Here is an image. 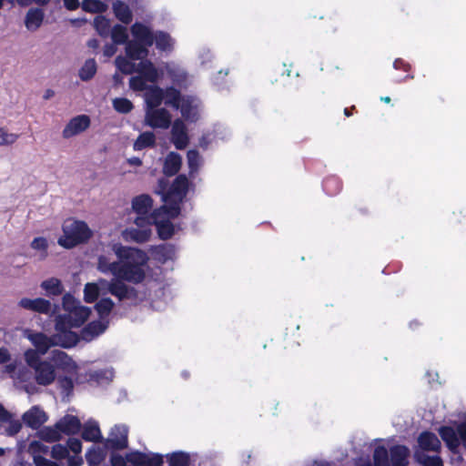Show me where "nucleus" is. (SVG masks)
Wrapping results in <instances>:
<instances>
[{"mask_svg": "<svg viewBox=\"0 0 466 466\" xmlns=\"http://www.w3.org/2000/svg\"><path fill=\"white\" fill-rule=\"evenodd\" d=\"M137 72L152 84L157 83L164 76L163 70L157 67L149 59H144L137 64Z\"/></svg>", "mask_w": 466, "mask_h": 466, "instance_id": "obj_17", "label": "nucleus"}, {"mask_svg": "<svg viewBox=\"0 0 466 466\" xmlns=\"http://www.w3.org/2000/svg\"><path fill=\"white\" fill-rule=\"evenodd\" d=\"M187 166L189 169V176L193 177L196 172H198L199 166H200V160L201 157L198 149H189L187 152Z\"/></svg>", "mask_w": 466, "mask_h": 466, "instance_id": "obj_52", "label": "nucleus"}, {"mask_svg": "<svg viewBox=\"0 0 466 466\" xmlns=\"http://www.w3.org/2000/svg\"><path fill=\"white\" fill-rule=\"evenodd\" d=\"M129 235L133 241L142 244L149 240L152 235V230L150 228H131L129 230Z\"/></svg>", "mask_w": 466, "mask_h": 466, "instance_id": "obj_53", "label": "nucleus"}, {"mask_svg": "<svg viewBox=\"0 0 466 466\" xmlns=\"http://www.w3.org/2000/svg\"><path fill=\"white\" fill-rule=\"evenodd\" d=\"M134 41L140 42L147 46H153L154 30L149 25L142 22H135L130 28Z\"/></svg>", "mask_w": 466, "mask_h": 466, "instance_id": "obj_19", "label": "nucleus"}, {"mask_svg": "<svg viewBox=\"0 0 466 466\" xmlns=\"http://www.w3.org/2000/svg\"><path fill=\"white\" fill-rule=\"evenodd\" d=\"M112 42L116 45H126L128 42L127 29L124 25H115L109 33Z\"/></svg>", "mask_w": 466, "mask_h": 466, "instance_id": "obj_47", "label": "nucleus"}, {"mask_svg": "<svg viewBox=\"0 0 466 466\" xmlns=\"http://www.w3.org/2000/svg\"><path fill=\"white\" fill-rule=\"evenodd\" d=\"M156 136L153 131H144L139 134L133 144L135 151H141L146 148H153L156 147Z\"/></svg>", "mask_w": 466, "mask_h": 466, "instance_id": "obj_37", "label": "nucleus"}, {"mask_svg": "<svg viewBox=\"0 0 466 466\" xmlns=\"http://www.w3.org/2000/svg\"><path fill=\"white\" fill-rule=\"evenodd\" d=\"M129 464L139 466H163L164 455L157 452L146 453L140 451H132L129 452Z\"/></svg>", "mask_w": 466, "mask_h": 466, "instance_id": "obj_10", "label": "nucleus"}, {"mask_svg": "<svg viewBox=\"0 0 466 466\" xmlns=\"http://www.w3.org/2000/svg\"><path fill=\"white\" fill-rule=\"evenodd\" d=\"M90 307L81 305L78 309L70 313L77 328H81L91 316Z\"/></svg>", "mask_w": 466, "mask_h": 466, "instance_id": "obj_50", "label": "nucleus"}, {"mask_svg": "<svg viewBox=\"0 0 466 466\" xmlns=\"http://www.w3.org/2000/svg\"><path fill=\"white\" fill-rule=\"evenodd\" d=\"M322 187L327 195L334 196L341 190L342 184L338 177L330 176L323 180Z\"/></svg>", "mask_w": 466, "mask_h": 466, "instance_id": "obj_48", "label": "nucleus"}, {"mask_svg": "<svg viewBox=\"0 0 466 466\" xmlns=\"http://www.w3.org/2000/svg\"><path fill=\"white\" fill-rule=\"evenodd\" d=\"M81 437L85 441L101 442L104 441L99 424L93 419L87 420L82 424Z\"/></svg>", "mask_w": 466, "mask_h": 466, "instance_id": "obj_22", "label": "nucleus"}, {"mask_svg": "<svg viewBox=\"0 0 466 466\" xmlns=\"http://www.w3.org/2000/svg\"><path fill=\"white\" fill-rule=\"evenodd\" d=\"M62 229L64 234L58 238L57 243L66 249L86 244L93 236L87 223L83 220H75L70 225H64Z\"/></svg>", "mask_w": 466, "mask_h": 466, "instance_id": "obj_4", "label": "nucleus"}, {"mask_svg": "<svg viewBox=\"0 0 466 466\" xmlns=\"http://www.w3.org/2000/svg\"><path fill=\"white\" fill-rule=\"evenodd\" d=\"M166 71L174 85L179 88L187 87V72L185 69L174 63H167L166 65Z\"/></svg>", "mask_w": 466, "mask_h": 466, "instance_id": "obj_31", "label": "nucleus"}, {"mask_svg": "<svg viewBox=\"0 0 466 466\" xmlns=\"http://www.w3.org/2000/svg\"><path fill=\"white\" fill-rule=\"evenodd\" d=\"M33 370L35 372V380L40 386L46 387L51 385L57 376L55 366L48 360H44Z\"/></svg>", "mask_w": 466, "mask_h": 466, "instance_id": "obj_13", "label": "nucleus"}, {"mask_svg": "<svg viewBox=\"0 0 466 466\" xmlns=\"http://www.w3.org/2000/svg\"><path fill=\"white\" fill-rule=\"evenodd\" d=\"M40 287L45 290V295L47 297L59 296L64 292L62 281L54 277L42 281Z\"/></svg>", "mask_w": 466, "mask_h": 466, "instance_id": "obj_39", "label": "nucleus"}, {"mask_svg": "<svg viewBox=\"0 0 466 466\" xmlns=\"http://www.w3.org/2000/svg\"><path fill=\"white\" fill-rule=\"evenodd\" d=\"M167 201H163L165 204L158 208V211H163L165 214V219H176L181 215L182 211V203H178L173 199H166Z\"/></svg>", "mask_w": 466, "mask_h": 466, "instance_id": "obj_38", "label": "nucleus"}, {"mask_svg": "<svg viewBox=\"0 0 466 466\" xmlns=\"http://www.w3.org/2000/svg\"><path fill=\"white\" fill-rule=\"evenodd\" d=\"M153 45L161 52L171 53L174 50L175 39L169 33L162 30H156L153 34Z\"/></svg>", "mask_w": 466, "mask_h": 466, "instance_id": "obj_26", "label": "nucleus"}, {"mask_svg": "<svg viewBox=\"0 0 466 466\" xmlns=\"http://www.w3.org/2000/svg\"><path fill=\"white\" fill-rule=\"evenodd\" d=\"M97 66L96 60L94 58H88L80 67L78 76L82 81L87 82L95 76Z\"/></svg>", "mask_w": 466, "mask_h": 466, "instance_id": "obj_46", "label": "nucleus"}, {"mask_svg": "<svg viewBox=\"0 0 466 466\" xmlns=\"http://www.w3.org/2000/svg\"><path fill=\"white\" fill-rule=\"evenodd\" d=\"M108 320H101L99 319L88 322L80 330L82 340L90 342L106 331L108 327Z\"/></svg>", "mask_w": 466, "mask_h": 466, "instance_id": "obj_16", "label": "nucleus"}, {"mask_svg": "<svg viewBox=\"0 0 466 466\" xmlns=\"http://www.w3.org/2000/svg\"><path fill=\"white\" fill-rule=\"evenodd\" d=\"M153 198L148 194H141L132 199V209L137 215H147L153 207Z\"/></svg>", "mask_w": 466, "mask_h": 466, "instance_id": "obj_33", "label": "nucleus"}, {"mask_svg": "<svg viewBox=\"0 0 466 466\" xmlns=\"http://www.w3.org/2000/svg\"><path fill=\"white\" fill-rule=\"evenodd\" d=\"M164 100V88L153 84L145 91V102L147 108L158 107Z\"/></svg>", "mask_w": 466, "mask_h": 466, "instance_id": "obj_30", "label": "nucleus"}, {"mask_svg": "<svg viewBox=\"0 0 466 466\" xmlns=\"http://www.w3.org/2000/svg\"><path fill=\"white\" fill-rule=\"evenodd\" d=\"M48 420L46 412L38 405L32 406L23 413L22 422L28 428L37 431Z\"/></svg>", "mask_w": 466, "mask_h": 466, "instance_id": "obj_11", "label": "nucleus"}, {"mask_svg": "<svg viewBox=\"0 0 466 466\" xmlns=\"http://www.w3.org/2000/svg\"><path fill=\"white\" fill-rule=\"evenodd\" d=\"M147 262H142L139 261L127 271L129 272H137L138 278L137 277L134 280H129L125 277L124 273H121L117 277L115 278V284L113 286V292L112 296L116 297L119 301L123 300H136L138 299V291L136 288L133 286H130L127 283H132V284H140L142 283L146 279V271L145 267L147 266ZM136 278V276L134 277Z\"/></svg>", "mask_w": 466, "mask_h": 466, "instance_id": "obj_3", "label": "nucleus"}, {"mask_svg": "<svg viewBox=\"0 0 466 466\" xmlns=\"http://www.w3.org/2000/svg\"><path fill=\"white\" fill-rule=\"evenodd\" d=\"M28 339L35 348V350L42 354H46L48 350L56 346L54 334L48 336L44 332H35L28 336Z\"/></svg>", "mask_w": 466, "mask_h": 466, "instance_id": "obj_21", "label": "nucleus"}, {"mask_svg": "<svg viewBox=\"0 0 466 466\" xmlns=\"http://www.w3.org/2000/svg\"><path fill=\"white\" fill-rule=\"evenodd\" d=\"M49 359L52 365L55 366V370H61L68 374H76L78 366L66 352L61 350H53Z\"/></svg>", "mask_w": 466, "mask_h": 466, "instance_id": "obj_8", "label": "nucleus"}, {"mask_svg": "<svg viewBox=\"0 0 466 466\" xmlns=\"http://www.w3.org/2000/svg\"><path fill=\"white\" fill-rule=\"evenodd\" d=\"M410 451L406 445L396 444L390 448V466H408Z\"/></svg>", "mask_w": 466, "mask_h": 466, "instance_id": "obj_23", "label": "nucleus"}, {"mask_svg": "<svg viewBox=\"0 0 466 466\" xmlns=\"http://www.w3.org/2000/svg\"><path fill=\"white\" fill-rule=\"evenodd\" d=\"M91 125L88 115L82 114L72 117L62 131L64 138H70L86 131Z\"/></svg>", "mask_w": 466, "mask_h": 466, "instance_id": "obj_9", "label": "nucleus"}, {"mask_svg": "<svg viewBox=\"0 0 466 466\" xmlns=\"http://www.w3.org/2000/svg\"><path fill=\"white\" fill-rule=\"evenodd\" d=\"M112 250L116 254L117 259L110 262L109 258L105 255H99L97 258L96 268L103 274H112L113 278L124 273L129 280L138 278L137 272H129L127 269L139 261L147 262L148 256L146 251L137 247L123 246L121 243H115Z\"/></svg>", "mask_w": 466, "mask_h": 466, "instance_id": "obj_1", "label": "nucleus"}, {"mask_svg": "<svg viewBox=\"0 0 466 466\" xmlns=\"http://www.w3.org/2000/svg\"><path fill=\"white\" fill-rule=\"evenodd\" d=\"M142 75L131 76L129 79V86L134 91H146L149 85Z\"/></svg>", "mask_w": 466, "mask_h": 466, "instance_id": "obj_60", "label": "nucleus"}, {"mask_svg": "<svg viewBox=\"0 0 466 466\" xmlns=\"http://www.w3.org/2000/svg\"><path fill=\"white\" fill-rule=\"evenodd\" d=\"M186 95H183L179 88L169 86L164 88V103L167 106L177 109L178 104L183 100Z\"/></svg>", "mask_w": 466, "mask_h": 466, "instance_id": "obj_36", "label": "nucleus"}, {"mask_svg": "<svg viewBox=\"0 0 466 466\" xmlns=\"http://www.w3.org/2000/svg\"><path fill=\"white\" fill-rule=\"evenodd\" d=\"M81 306L80 301L70 292L66 293L62 298V308L67 313H71Z\"/></svg>", "mask_w": 466, "mask_h": 466, "instance_id": "obj_56", "label": "nucleus"}, {"mask_svg": "<svg viewBox=\"0 0 466 466\" xmlns=\"http://www.w3.org/2000/svg\"><path fill=\"white\" fill-rule=\"evenodd\" d=\"M43 354L34 349H28L25 351V361L28 367L34 370L36 366L42 363L45 360L41 359Z\"/></svg>", "mask_w": 466, "mask_h": 466, "instance_id": "obj_55", "label": "nucleus"}, {"mask_svg": "<svg viewBox=\"0 0 466 466\" xmlns=\"http://www.w3.org/2000/svg\"><path fill=\"white\" fill-rule=\"evenodd\" d=\"M100 293L97 290V287L93 282H88L84 288V300L86 303H94L97 300Z\"/></svg>", "mask_w": 466, "mask_h": 466, "instance_id": "obj_58", "label": "nucleus"}, {"mask_svg": "<svg viewBox=\"0 0 466 466\" xmlns=\"http://www.w3.org/2000/svg\"><path fill=\"white\" fill-rule=\"evenodd\" d=\"M172 123V116L165 107L147 108L145 116V125L154 129H167Z\"/></svg>", "mask_w": 466, "mask_h": 466, "instance_id": "obj_6", "label": "nucleus"}, {"mask_svg": "<svg viewBox=\"0 0 466 466\" xmlns=\"http://www.w3.org/2000/svg\"><path fill=\"white\" fill-rule=\"evenodd\" d=\"M128 447V427L116 424L110 431V437L104 441L103 447L91 446L86 453L89 466H97L106 458L107 451H122Z\"/></svg>", "mask_w": 466, "mask_h": 466, "instance_id": "obj_2", "label": "nucleus"}, {"mask_svg": "<svg viewBox=\"0 0 466 466\" xmlns=\"http://www.w3.org/2000/svg\"><path fill=\"white\" fill-rule=\"evenodd\" d=\"M182 166V157L179 153L171 151L165 157L162 172L167 177L176 176Z\"/></svg>", "mask_w": 466, "mask_h": 466, "instance_id": "obj_25", "label": "nucleus"}, {"mask_svg": "<svg viewBox=\"0 0 466 466\" xmlns=\"http://www.w3.org/2000/svg\"><path fill=\"white\" fill-rule=\"evenodd\" d=\"M170 183L168 179L166 177H159L157 179V187L154 190V193L161 197L162 201H167L166 195L167 194V190L170 187Z\"/></svg>", "mask_w": 466, "mask_h": 466, "instance_id": "obj_63", "label": "nucleus"}, {"mask_svg": "<svg viewBox=\"0 0 466 466\" xmlns=\"http://www.w3.org/2000/svg\"><path fill=\"white\" fill-rule=\"evenodd\" d=\"M95 286L97 287V290L100 295L111 294L113 292V286L115 284V278L111 280H106L105 279H98L96 282H93Z\"/></svg>", "mask_w": 466, "mask_h": 466, "instance_id": "obj_59", "label": "nucleus"}, {"mask_svg": "<svg viewBox=\"0 0 466 466\" xmlns=\"http://www.w3.org/2000/svg\"><path fill=\"white\" fill-rule=\"evenodd\" d=\"M39 439V441H32L29 444V451L32 455H40L41 453L46 454L49 451L48 446L45 445Z\"/></svg>", "mask_w": 466, "mask_h": 466, "instance_id": "obj_64", "label": "nucleus"}, {"mask_svg": "<svg viewBox=\"0 0 466 466\" xmlns=\"http://www.w3.org/2000/svg\"><path fill=\"white\" fill-rule=\"evenodd\" d=\"M94 27L100 36L107 37L111 31L110 20L106 18L105 15H97L94 19Z\"/></svg>", "mask_w": 466, "mask_h": 466, "instance_id": "obj_51", "label": "nucleus"}, {"mask_svg": "<svg viewBox=\"0 0 466 466\" xmlns=\"http://www.w3.org/2000/svg\"><path fill=\"white\" fill-rule=\"evenodd\" d=\"M117 451H110L109 462L111 466H127L129 463V452L126 453L125 456L116 452Z\"/></svg>", "mask_w": 466, "mask_h": 466, "instance_id": "obj_61", "label": "nucleus"}, {"mask_svg": "<svg viewBox=\"0 0 466 466\" xmlns=\"http://www.w3.org/2000/svg\"><path fill=\"white\" fill-rule=\"evenodd\" d=\"M191 187H193L194 184L188 179L187 175L178 174L171 183L166 198H170L183 204Z\"/></svg>", "mask_w": 466, "mask_h": 466, "instance_id": "obj_7", "label": "nucleus"}, {"mask_svg": "<svg viewBox=\"0 0 466 466\" xmlns=\"http://www.w3.org/2000/svg\"><path fill=\"white\" fill-rule=\"evenodd\" d=\"M177 110L180 112L182 118L187 122L196 123L199 119L197 98L194 96H185Z\"/></svg>", "mask_w": 466, "mask_h": 466, "instance_id": "obj_12", "label": "nucleus"}, {"mask_svg": "<svg viewBox=\"0 0 466 466\" xmlns=\"http://www.w3.org/2000/svg\"><path fill=\"white\" fill-rule=\"evenodd\" d=\"M373 463L377 466H390V451L383 445H379L373 451Z\"/></svg>", "mask_w": 466, "mask_h": 466, "instance_id": "obj_49", "label": "nucleus"}, {"mask_svg": "<svg viewBox=\"0 0 466 466\" xmlns=\"http://www.w3.org/2000/svg\"><path fill=\"white\" fill-rule=\"evenodd\" d=\"M17 305L24 309L39 314L48 315L51 312L50 300L40 297L35 299L22 298Z\"/></svg>", "mask_w": 466, "mask_h": 466, "instance_id": "obj_14", "label": "nucleus"}, {"mask_svg": "<svg viewBox=\"0 0 466 466\" xmlns=\"http://www.w3.org/2000/svg\"><path fill=\"white\" fill-rule=\"evenodd\" d=\"M56 429L61 435L74 436L80 432L82 423L77 416L66 414L56 421Z\"/></svg>", "mask_w": 466, "mask_h": 466, "instance_id": "obj_15", "label": "nucleus"}, {"mask_svg": "<svg viewBox=\"0 0 466 466\" xmlns=\"http://www.w3.org/2000/svg\"><path fill=\"white\" fill-rule=\"evenodd\" d=\"M68 448L61 443H56L52 447L50 455L56 461H61L68 457Z\"/></svg>", "mask_w": 466, "mask_h": 466, "instance_id": "obj_62", "label": "nucleus"}, {"mask_svg": "<svg viewBox=\"0 0 466 466\" xmlns=\"http://www.w3.org/2000/svg\"><path fill=\"white\" fill-rule=\"evenodd\" d=\"M114 308L115 302L109 297L101 298L94 306V309L97 312L99 319L101 320H108V317Z\"/></svg>", "mask_w": 466, "mask_h": 466, "instance_id": "obj_40", "label": "nucleus"}, {"mask_svg": "<svg viewBox=\"0 0 466 466\" xmlns=\"http://www.w3.org/2000/svg\"><path fill=\"white\" fill-rule=\"evenodd\" d=\"M115 377V371L113 368L102 369L90 372L88 374V382H95L97 385H107Z\"/></svg>", "mask_w": 466, "mask_h": 466, "instance_id": "obj_35", "label": "nucleus"}, {"mask_svg": "<svg viewBox=\"0 0 466 466\" xmlns=\"http://www.w3.org/2000/svg\"><path fill=\"white\" fill-rule=\"evenodd\" d=\"M418 445L420 451H434L440 452L441 449V442L438 436L430 431H423L418 437Z\"/></svg>", "mask_w": 466, "mask_h": 466, "instance_id": "obj_18", "label": "nucleus"}, {"mask_svg": "<svg viewBox=\"0 0 466 466\" xmlns=\"http://www.w3.org/2000/svg\"><path fill=\"white\" fill-rule=\"evenodd\" d=\"M438 432L450 451H456L457 446L466 450V420L441 426Z\"/></svg>", "mask_w": 466, "mask_h": 466, "instance_id": "obj_5", "label": "nucleus"}, {"mask_svg": "<svg viewBox=\"0 0 466 466\" xmlns=\"http://www.w3.org/2000/svg\"><path fill=\"white\" fill-rule=\"evenodd\" d=\"M413 458L420 466H443V461L439 455H428L423 451H415Z\"/></svg>", "mask_w": 466, "mask_h": 466, "instance_id": "obj_43", "label": "nucleus"}, {"mask_svg": "<svg viewBox=\"0 0 466 466\" xmlns=\"http://www.w3.org/2000/svg\"><path fill=\"white\" fill-rule=\"evenodd\" d=\"M77 328L72 315L70 313L58 314L55 317V330L64 331L72 330V329Z\"/></svg>", "mask_w": 466, "mask_h": 466, "instance_id": "obj_45", "label": "nucleus"}, {"mask_svg": "<svg viewBox=\"0 0 466 466\" xmlns=\"http://www.w3.org/2000/svg\"><path fill=\"white\" fill-rule=\"evenodd\" d=\"M112 105L113 108L120 114H127L134 108L133 103L127 97H116Z\"/></svg>", "mask_w": 466, "mask_h": 466, "instance_id": "obj_54", "label": "nucleus"}, {"mask_svg": "<svg viewBox=\"0 0 466 466\" xmlns=\"http://www.w3.org/2000/svg\"><path fill=\"white\" fill-rule=\"evenodd\" d=\"M56 380L57 388L60 390L62 395L61 400L63 402H69L74 394V379L68 375H57Z\"/></svg>", "mask_w": 466, "mask_h": 466, "instance_id": "obj_29", "label": "nucleus"}, {"mask_svg": "<svg viewBox=\"0 0 466 466\" xmlns=\"http://www.w3.org/2000/svg\"><path fill=\"white\" fill-rule=\"evenodd\" d=\"M154 226L156 228L157 237L161 240L171 239L176 233L182 229L180 223L175 224L172 221H169V219L157 221V224Z\"/></svg>", "mask_w": 466, "mask_h": 466, "instance_id": "obj_24", "label": "nucleus"}, {"mask_svg": "<svg viewBox=\"0 0 466 466\" xmlns=\"http://www.w3.org/2000/svg\"><path fill=\"white\" fill-rule=\"evenodd\" d=\"M168 466H190V454L184 451H176L165 455Z\"/></svg>", "mask_w": 466, "mask_h": 466, "instance_id": "obj_42", "label": "nucleus"}, {"mask_svg": "<svg viewBox=\"0 0 466 466\" xmlns=\"http://www.w3.org/2000/svg\"><path fill=\"white\" fill-rule=\"evenodd\" d=\"M127 56H117L115 59V66L116 69L124 75H131L137 71V66Z\"/></svg>", "mask_w": 466, "mask_h": 466, "instance_id": "obj_44", "label": "nucleus"}, {"mask_svg": "<svg viewBox=\"0 0 466 466\" xmlns=\"http://www.w3.org/2000/svg\"><path fill=\"white\" fill-rule=\"evenodd\" d=\"M125 46L126 56L131 60H139L140 62L147 59L149 46L134 40L128 41Z\"/></svg>", "mask_w": 466, "mask_h": 466, "instance_id": "obj_27", "label": "nucleus"}, {"mask_svg": "<svg viewBox=\"0 0 466 466\" xmlns=\"http://www.w3.org/2000/svg\"><path fill=\"white\" fill-rule=\"evenodd\" d=\"M172 144L177 150H184L190 143L188 133L171 134Z\"/></svg>", "mask_w": 466, "mask_h": 466, "instance_id": "obj_57", "label": "nucleus"}, {"mask_svg": "<svg viewBox=\"0 0 466 466\" xmlns=\"http://www.w3.org/2000/svg\"><path fill=\"white\" fill-rule=\"evenodd\" d=\"M112 9L117 20L125 25H129L133 20V13L128 5L124 1L116 0L113 3Z\"/></svg>", "mask_w": 466, "mask_h": 466, "instance_id": "obj_34", "label": "nucleus"}, {"mask_svg": "<svg viewBox=\"0 0 466 466\" xmlns=\"http://www.w3.org/2000/svg\"><path fill=\"white\" fill-rule=\"evenodd\" d=\"M54 338L56 347L66 350L75 348L82 340L80 332L73 330L56 331L54 333Z\"/></svg>", "mask_w": 466, "mask_h": 466, "instance_id": "obj_20", "label": "nucleus"}, {"mask_svg": "<svg viewBox=\"0 0 466 466\" xmlns=\"http://www.w3.org/2000/svg\"><path fill=\"white\" fill-rule=\"evenodd\" d=\"M36 436L43 441L54 443L61 440L62 436L56 429V422L54 426L40 427L36 431Z\"/></svg>", "mask_w": 466, "mask_h": 466, "instance_id": "obj_41", "label": "nucleus"}, {"mask_svg": "<svg viewBox=\"0 0 466 466\" xmlns=\"http://www.w3.org/2000/svg\"><path fill=\"white\" fill-rule=\"evenodd\" d=\"M154 258L160 263H166L168 260H172L176 254V247L170 243H164L153 246L151 248Z\"/></svg>", "mask_w": 466, "mask_h": 466, "instance_id": "obj_28", "label": "nucleus"}, {"mask_svg": "<svg viewBox=\"0 0 466 466\" xmlns=\"http://www.w3.org/2000/svg\"><path fill=\"white\" fill-rule=\"evenodd\" d=\"M44 10L40 7L30 8L25 17V25L31 32L36 31L43 24Z\"/></svg>", "mask_w": 466, "mask_h": 466, "instance_id": "obj_32", "label": "nucleus"}]
</instances>
